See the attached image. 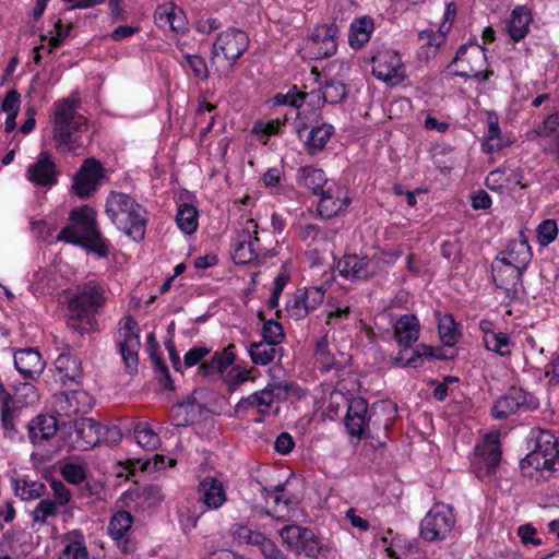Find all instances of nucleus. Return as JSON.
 Masks as SVG:
<instances>
[{
  "mask_svg": "<svg viewBox=\"0 0 559 559\" xmlns=\"http://www.w3.org/2000/svg\"><path fill=\"white\" fill-rule=\"evenodd\" d=\"M105 287L95 282L88 281L76 286L74 293L68 300V325L83 333L82 323L94 328V316L106 304Z\"/></svg>",
  "mask_w": 559,
  "mask_h": 559,
  "instance_id": "nucleus-2",
  "label": "nucleus"
},
{
  "mask_svg": "<svg viewBox=\"0 0 559 559\" xmlns=\"http://www.w3.org/2000/svg\"><path fill=\"white\" fill-rule=\"evenodd\" d=\"M151 357L154 362V368L158 381L164 385L165 389L174 390V382L170 378L166 364L162 360V358L157 357L155 353H152Z\"/></svg>",
  "mask_w": 559,
  "mask_h": 559,
  "instance_id": "nucleus-58",
  "label": "nucleus"
},
{
  "mask_svg": "<svg viewBox=\"0 0 559 559\" xmlns=\"http://www.w3.org/2000/svg\"><path fill=\"white\" fill-rule=\"evenodd\" d=\"M104 178V167L98 159L87 158L73 178V191L80 198H88Z\"/></svg>",
  "mask_w": 559,
  "mask_h": 559,
  "instance_id": "nucleus-14",
  "label": "nucleus"
},
{
  "mask_svg": "<svg viewBox=\"0 0 559 559\" xmlns=\"http://www.w3.org/2000/svg\"><path fill=\"white\" fill-rule=\"evenodd\" d=\"M293 388L294 385L286 381L271 382L263 390L242 397L237 403L236 411L238 413L255 412L260 415H269L273 412L275 402L285 400Z\"/></svg>",
  "mask_w": 559,
  "mask_h": 559,
  "instance_id": "nucleus-6",
  "label": "nucleus"
},
{
  "mask_svg": "<svg viewBox=\"0 0 559 559\" xmlns=\"http://www.w3.org/2000/svg\"><path fill=\"white\" fill-rule=\"evenodd\" d=\"M1 405V428L3 438L15 440L20 435L17 425L20 423L21 409L14 404L10 394L5 393L0 397Z\"/></svg>",
  "mask_w": 559,
  "mask_h": 559,
  "instance_id": "nucleus-25",
  "label": "nucleus"
},
{
  "mask_svg": "<svg viewBox=\"0 0 559 559\" xmlns=\"http://www.w3.org/2000/svg\"><path fill=\"white\" fill-rule=\"evenodd\" d=\"M55 401L56 409L60 415L68 417L86 414L92 409L93 399L85 391L74 390L57 394Z\"/></svg>",
  "mask_w": 559,
  "mask_h": 559,
  "instance_id": "nucleus-19",
  "label": "nucleus"
},
{
  "mask_svg": "<svg viewBox=\"0 0 559 559\" xmlns=\"http://www.w3.org/2000/svg\"><path fill=\"white\" fill-rule=\"evenodd\" d=\"M438 330L443 345L451 347L457 343L460 332L456 328V324L452 316L445 314L442 318H440Z\"/></svg>",
  "mask_w": 559,
  "mask_h": 559,
  "instance_id": "nucleus-48",
  "label": "nucleus"
},
{
  "mask_svg": "<svg viewBox=\"0 0 559 559\" xmlns=\"http://www.w3.org/2000/svg\"><path fill=\"white\" fill-rule=\"evenodd\" d=\"M323 300L324 290L322 287H310L305 290H298L288 300L286 305V312L294 320H301L311 311L316 310Z\"/></svg>",
  "mask_w": 559,
  "mask_h": 559,
  "instance_id": "nucleus-17",
  "label": "nucleus"
},
{
  "mask_svg": "<svg viewBox=\"0 0 559 559\" xmlns=\"http://www.w3.org/2000/svg\"><path fill=\"white\" fill-rule=\"evenodd\" d=\"M538 403L527 392L520 388H511L507 394L498 399L492 407V415L497 419H504L518 412L537 408Z\"/></svg>",
  "mask_w": 559,
  "mask_h": 559,
  "instance_id": "nucleus-13",
  "label": "nucleus"
},
{
  "mask_svg": "<svg viewBox=\"0 0 559 559\" xmlns=\"http://www.w3.org/2000/svg\"><path fill=\"white\" fill-rule=\"evenodd\" d=\"M155 20L160 26H169L175 32L186 29L187 20L182 10L174 5L158 7L155 11Z\"/></svg>",
  "mask_w": 559,
  "mask_h": 559,
  "instance_id": "nucleus-36",
  "label": "nucleus"
},
{
  "mask_svg": "<svg viewBox=\"0 0 559 559\" xmlns=\"http://www.w3.org/2000/svg\"><path fill=\"white\" fill-rule=\"evenodd\" d=\"M532 21L531 12L525 7L515 8L508 21V33L514 41L523 39Z\"/></svg>",
  "mask_w": 559,
  "mask_h": 559,
  "instance_id": "nucleus-34",
  "label": "nucleus"
},
{
  "mask_svg": "<svg viewBox=\"0 0 559 559\" xmlns=\"http://www.w3.org/2000/svg\"><path fill=\"white\" fill-rule=\"evenodd\" d=\"M104 426L92 418H80L73 424L70 433V447L75 450L86 451L102 441Z\"/></svg>",
  "mask_w": 559,
  "mask_h": 559,
  "instance_id": "nucleus-16",
  "label": "nucleus"
},
{
  "mask_svg": "<svg viewBox=\"0 0 559 559\" xmlns=\"http://www.w3.org/2000/svg\"><path fill=\"white\" fill-rule=\"evenodd\" d=\"M333 133L334 127L332 124L323 123L313 128L306 142L310 153L314 154L322 151Z\"/></svg>",
  "mask_w": 559,
  "mask_h": 559,
  "instance_id": "nucleus-43",
  "label": "nucleus"
},
{
  "mask_svg": "<svg viewBox=\"0 0 559 559\" xmlns=\"http://www.w3.org/2000/svg\"><path fill=\"white\" fill-rule=\"evenodd\" d=\"M28 439L34 447H44L58 431V420L51 415H37L27 424Z\"/></svg>",
  "mask_w": 559,
  "mask_h": 559,
  "instance_id": "nucleus-21",
  "label": "nucleus"
},
{
  "mask_svg": "<svg viewBox=\"0 0 559 559\" xmlns=\"http://www.w3.org/2000/svg\"><path fill=\"white\" fill-rule=\"evenodd\" d=\"M21 96L16 90H11L7 93L2 102V110L7 115H17L20 109Z\"/></svg>",
  "mask_w": 559,
  "mask_h": 559,
  "instance_id": "nucleus-63",
  "label": "nucleus"
},
{
  "mask_svg": "<svg viewBox=\"0 0 559 559\" xmlns=\"http://www.w3.org/2000/svg\"><path fill=\"white\" fill-rule=\"evenodd\" d=\"M118 335L119 352L124 368L129 374H135L138 372L141 342L139 325L133 317L127 316L122 318L119 323Z\"/></svg>",
  "mask_w": 559,
  "mask_h": 559,
  "instance_id": "nucleus-9",
  "label": "nucleus"
},
{
  "mask_svg": "<svg viewBox=\"0 0 559 559\" xmlns=\"http://www.w3.org/2000/svg\"><path fill=\"white\" fill-rule=\"evenodd\" d=\"M178 227L187 235L193 234L198 228V211L191 205L183 203L178 207L176 214Z\"/></svg>",
  "mask_w": 559,
  "mask_h": 559,
  "instance_id": "nucleus-45",
  "label": "nucleus"
},
{
  "mask_svg": "<svg viewBox=\"0 0 559 559\" xmlns=\"http://www.w3.org/2000/svg\"><path fill=\"white\" fill-rule=\"evenodd\" d=\"M56 369L62 382H80L83 377L82 362L80 358L71 353L60 354L55 361Z\"/></svg>",
  "mask_w": 559,
  "mask_h": 559,
  "instance_id": "nucleus-31",
  "label": "nucleus"
},
{
  "mask_svg": "<svg viewBox=\"0 0 559 559\" xmlns=\"http://www.w3.org/2000/svg\"><path fill=\"white\" fill-rule=\"evenodd\" d=\"M132 515L128 511L117 512L110 520L108 531L115 539L122 538L132 525Z\"/></svg>",
  "mask_w": 559,
  "mask_h": 559,
  "instance_id": "nucleus-49",
  "label": "nucleus"
},
{
  "mask_svg": "<svg viewBox=\"0 0 559 559\" xmlns=\"http://www.w3.org/2000/svg\"><path fill=\"white\" fill-rule=\"evenodd\" d=\"M308 96L306 93L297 92L295 88L286 94H277L274 97V104L276 105H289L295 108H299L305 98Z\"/></svg>",
  "mask_w": 559,
  "mask_h": 559,
  "instance_id": "nucleus-59",
  "label": "nucleus"
},
{
  "mask_svg": "<svg viewBox=\"0 0 559 559\" xmlns=\"http://www.w3.org/2000/svg\"><path fill=\"white\" fill-rule=\"evenodd\" d=\"M394 333L401 346H411L419 336V323L417 318L413 314L402 316L395 323Z\"/></svg>",
  "mask_w": 559,
  "mask_h": 559,
  "instance_id": "nucleus-32",
  "label": "nucleus"
},
{
  "mask_svg": "<svg viewBox=\"0 0 559 559\" xmlns=\"http://www.w3.org/2000/svg\"><path fill=\"white\" fill-rule=\"evenodd\" d=\"M206 346H195L188 350L183 357V365L188 368L198 365L206 355L210 354Z\"/></svg>",
  "mask_w": 559,
  "mask_h": 559,
  "instance_id": "nucleus-62",
  "label": "nucleus"
},
{
  "mask_svg": "<svg viewBox=\"0 0 559 559\" xmlns=\"http://www.w3.org/2000/svg\"><path fill=\"white\" fill-rule=\"evenodd\" d=\"M299 236L302 240H311V241H318V240H329V233L328 231H321L319 226L313 224H307L300 227Z\"/></svg>",
  "mask_w": 559,
  "mask_h": 559,
  "instance_id": "nucleus-61",
  "label": "nucleus"
},
{
  "mask_svg": "<svg viewBox=\"0 0 559 559\" xmlns=\"http://www.w3.org/2000/svg\"><path fill=\"white\" fill-rule=\"evenodd\" d=\"M258 224L247 219L233 245V259L237 264H247L258 259L261 251Z\"/></svg>",
  "mask_w": 559,
  "mask_h": 559,
  "instance_id": "nucleus-12",
  "label": "nucleus"
},
{
  "mask_svg": "<svg viewBox=\"0 0 559 559\" xmlns=\"http://www.w3.org/2000/svg\"><path fill=\"white\" fill-rule=\"evenodd\" d=\"M278 534L286 550L294 554L296 559H317L321 544L310 528L287 524L278 531Z\"/></svg>",
  "mask_w": 559,
  "mask_h": 559,
  "instance_id": "nucleus-7",
  "label": "nucleus"
},
{
  "mask_svg": "<svg viewBox=\"0 0 559 559\" xmlns=\"http://www.w3.org/2000/svg\"><path fill=\"white\" fill-rule=\"evenodd\" d=\"M71 224L61 229L58 240L80 245L96 252L99 257L108 254V247L96 227V215L93 209L82 206L70 213Z\"/></svg>",
  "mask_w": 559,
  "mask_h": 559,
  "instance_id": "nucleus-3",
  "label": "nucleus"
},
{
  "mask_svg": "<svg viewBox=\"0 0 559 559\" xmlns=\"http://www.w3.org/2000/svg\"><path fill=\"white\" fill-rule=\"evenodd\" d=\"M106 214L118 229L133 240L141 241L144 239L146 212L129 194L111 192L106 202Z\"/></svg>",
  "mask_w": 559,
  "mask_h": 559,
  "instance_id": "nucleus-4",
  "label": "nucleus"
},
{
  "mask_svg": "<svg viewBox=\"0 0 559 559\" xmlns=\"http://www.w3.org/2000/svg\"><path fill=\"white\" fill-rule=\"evenodd\" d=\"M309 95L322 98L323 103L337 104L345 97L346 87L342 82L330 81L320 91H312Z\"/></svg>",
  "mask_w": 559,
  "mask_h": 559,
  "instance_id": "nucleus-42",
  "label": "nucleus"
},
{
  "mask_svg": "<svg viewBox=\"0 0 559 559\" xmlns=\"http://www.w3.org/2000/svg\"><path fill=\"white\" fill-rule=\"evenodd\" d=\"M234 345H229L222 352H217L210 361L203 362L200 370L204 376L222 374L235 361Z\"/></svg>",
  "mask_w": 559,
  "mask_h": 559,
  "instance_id": "nucleus-37",
  "label": "nucleus"
},
{
  "mask_svg": "<svg viewBox=\"0 0 559 559\" xmlns=\"http://www.w3.org/2000/svg\"><path fill=\"white\" fill-rule=\"evenodd\" d=\"M249 47V37L240 28L230 27L222 32L213 44L212 58L223 57L235 63Z\"/></svg>",
  "mask_w": 559,
  "mask_h": 559,
  "instance_id": "nucleus-11",
  "label": "nucleus"
},
{
  "mask_svg": "<svg viewBox=\"0 0 559 559\" xmlns=\"http://www.w3.org/2000/svg\"><path fill=\"white\" fill-rule=\"evenodd\" d=\"M262 532L247 525V524H235L231 530L233 538L241 545L252 546L254 542L260 537Z\"/></svg>",
  "mask_w": 559,
  "mask_h": 559,
  "instance_id": "nucleus-51",
  "label": "nucleus"
},
{
  "mask_svg": "<svg viewBox=\"0 0 559 559\" xmlns=\"http://www.w3.org/2000/svg\"><path fill=\"white\" fill-rule=\"evenodd\" d=\"M13 489L22 500L31 501L43 497L46 492L45 484L25 478H13Z\"/></svg>",
  "mask_w": 559,
  "mask_h": 559,
  "instance_id": "nucleus-38",
  "label": "nucleus"
},
{
  "mask_svg": "<svg viewBox=\"0 0 559 559\" xmlns=\"http://www.w3.org/2000/svg\"><path fill=\"white\" fill-rule=\"evenodd\" d=\"M58 513V507L51 502V499H41L31 511V518L34 523L45 525L50 518Z\"/></svg>",
  "mask_w": 559,
  "mask_h": 559,
  "instance_id": "nucleus-50",
  "label": "nucleus"
},
{
  "mask_svg": "<svg viewBox=\"0 0 559 559\" xmlns=\"http://www.w3.org/2000/svg\"><path fill=\"white\" fill-rule=\"evenodd\" d=\"M497 259L506 260V263L525 271L532 259V251L528 241L523 233L519 239L510 241L507 249Z\"/></svg>",
  "mask_w": 559,
  "mask_h": 559,
  "instance_id": "nucleus-24",
  "label": "nucleus"
},
{
  "mask_svg": "<svg viewBox=\"0 0 559 559\" xmlns=\"http://www.w3.org/2000/svg\"><path fill=\"white\" fill-rule=\"evenodd\" d=\"M531 441L534 445L531 452L521 461V467L524 469L532 466L539 472L559 469L558 438L550 431L536 430L532 431Z\"/></svg>",
  "mask_w": 559,
  "mask_h": 559,
  "instance_id": "nucleus-5",
  "label": "nucleus"
},
{
  "mask_svg": "<svg viewBox=\"0 0 559 559\" xmlns=\"http://www.w3.org/2000/svg\"><path fill=\"white\" fill-rule=\"evenodd\" d=\"M316 357L323 365L325 370H330L334 367L335 360L331 355L326 340H321L317 343Z\"/></svg>",
  "mask_w": 559,
  "mask_h": 559,
  "instance_id": "nucleus-60",
  "label": "nucleus"
},
{
  "mask_svg": "<svg viewBox=\"0 0 559 559\" xmlns=\"http://www.w3.org/2000/svg\"><path fill=\"white\" fill-rule=\"evenodd\" d=\"M27 179L38 186H52L57 182L58 171L51 155L41 152L37 162L27 169Z\"/></svg>",
  "mask_w": 559,
  "mask_h": 559,
  "instance_id": "nucleus-23",
  "label": "nucleus"
},
{
  "mask_svg": "<svg viewBox=\"0 0 559 559\" xmlns=\"http://www.w3.org/2000/svg\"><path fill=\"white\" fill-rule=\"evenodd\" d=\"M61 543L63 548L59 559H90L85 536L81 531L73 530L66 533L61 537Z\"/></svg>",
  "mask_w": 559,
  "mask_h": 559,
  "instance_id": "nucleus-29",
  "label": "nucleus"
},
{
  "mask_svg": "<svg viewBox=\"0 0 559 559\" xmlns=\"http://www.w3.org/2000/svg\"><path fill=\"white\" fill-rule=\"evenodd\" d=\"M455 524L451 506L436 503L420 522V536L427 542L447 538Z\"/></svg>",
  "mask_w": 559,
  "mask_h": 559,
  "instance_id": "nucleus-8",
  "label": "nucleus"
},
{
  "mask_svg": "<svg viewBox=\"0 0 559 559\" xmlns=\"http://www.w3.org/2000/svg\"><path fill=\"white\" fill-rule=\"evenodd\" d=\"M277 354L276 345L264 341L252 343L249 347L250 358L257 365L265 366L272 362Z\"/></svg>",
  "mask_w": 559,
  "mask_h": 559,
  "instance_id": "nucleus-40",
  "label": "nucleus"
},
{
  "mask_svg": "<svg viewBox=\"0 0 559 559\" xmlns=\"http://www.w3.org/2000/svg\"><path fill=\"white\" fill-rule=\"evenodd\" d=\"M14 366L24 379L35 380L43 373L46 362L36 348H24L14 353Z\"/></svg>",
  "mask_w": 559,
  "mask_h": 559,
  "instance_id": "nucleus-22",
  "label": "nucleus"
},
{
  "mask_svg": "<svg viewBox=\"0 0 559 559\" xmlns=\"http://www.w3.org/2000/svg\"><path fill=\"white\" fill-rule=\"evenodd\" d=\"M262 336L264 342L278 345L284 338L283 326L277 321L271 319L263 324Z\"/></svg>",
  "mask_w": 559,
  "mask_h": 559,
  "instance_id": "nucleus-56",
  "label": "nucleus"
},
{
  "mask_svg": "<svg viewBox=\"0 0 559 559\" xmlns=\"http://www.w3.org/2000/svg\"><path fill=\"white\" fill-rule=\"evenodd\" d=\"M373 20L369 16L355 19L349 28L348 43L352 48L358 49L367 44L373 32Z\"/></svg>",
  "mask_w": 559,
  "mask_h": 559,
  "instance_id": "nucleus-33",
  "label": "nucleus"
},
{
  "mask_svg": "<svg viewBox=\"0 0 559 559\" xmlns=\"http://www.w3.org/2000/svg\"><path fill=\"white\" fill-rule=\"evenodd\" d=\"M140 497L147 502L148 506H155L164 499L162 488L158 485H148L143 487Z\"/></svg>",
  "mask_w": 559,
  "mask_h": 559,
  "instance_id": "nucleus-64",
  "label": "nucleus"
},
{
  "mask_svg": "<svg viewBox=\"0 0 559 559\" xmlns=\"http://www.w3.org/2000/svg\"><path fill=\"white\" fill-rule=\"evenodd\" d=\"M420 349H421V352H419V350L412 352L411 357H405V354L407 352L405 349V350L401 352L400 355L394 358V360L397 365H401L403 367L409 366V367L416 368L419 365H421V356H436L433 354L432 347H430V346L420 345Z\"/></svg>",
  "mask_w": 559,
  "mask_h": 559,
  "instance_id": "nucleus-52",
  "label": "nucleus"
},
{
  "mask_svg": "<svg viewBox=\"0 0 559 559\" xmlns=\"http://www.w3.org/2000/svg\"><path fill=\"white\" fill-rule=\"evenodd\" d=\"M558 234V226L554 219H545L537 227V238L542 246L551 243Z\"/></svg>",
  "mask_w": 559,
  "mask_h": 559,
  "instance_id": "nucleus-55",
  "label": "nucleus"
},
{
  "mask_svg": "<svg viewBox=\"0 0 559 559\" xmlns=\"http://www.w3.org/2000/svg\"><path fill=\"white\" fill-rule=\"evenodd\" d=\"M284 491V484H278L270 488H263L266 501H272L275 507L273 512L269 511L267 513L280 521H285L286 519H288L289 511L294 507V501L290 498L286 497Z\"/></svg>",
  "mask_w": 559,
  "mask_h": 559,
  "instance_id": "nucleus-30",
  "label": "nucleus"
},
{
  "mask_svg": "<svg viewBox=\"0 0 559 559\" xmlns=\"http://www.w3.org/2000/svg\"><path fill=\"white\" fill-rule=\"evenodd\" d=\"M336 27L323 25L317 27L307 41V48L314 59L328 58L336 52Z\"/></svg>",
  "mask_w": 559,
  "mask_h": 559,
  "instance_id": "nucleus-18",
  "label": "nucleus"
},
{
  "mask_svg": "<svg viewBox=\"0 0 559 559\" xmlns=\"http://www.w3.org/2000/svg\"><path fill=\"white\" fill-rule=\"evenodd\" d=\"M367 262L356 254H346L337 263V270L343 277L359 278L364 275Z\"/></svg>",
  "mask_w": 559,
  "mask_h": 559,
  "instance_id": "nucleus-41",
  "label": "nucleus"
},
{
  "mask_svg": "<svg viewBox=\"0 0 559 559\" xmlns=\"http://www.w3.org/2000/svg\"><path fill=\"white\" fill-rule=\"evenodd\" d=\"M523 271L506 263V260L495 259L491 264V275L497 288L506 292L507 298L516 299L522 287Z\"/></svg>",
  "mask_w": 559,
  "mask_h": 559,
  "instance_id": "nucleus-15",
  "label": "nucleus"
},
{
  "mask_svg": "<svg viewBox=\"0 0 559 559\" xmlns=\"http://www.w3.org/2000/svg\"><path fill=\"white\" fill-rule=\"evenodd\" d=\"M200 500L207 509L216 510L227 500L223 484L213 477H205L199 484Z\"/></svg>",
  "mask_w": 559,
  "mask_h": 559,
  "instance_id": "nucleus-27",
  "label": "nucleus"
},
{
  "mask_svg": "<svg viewBox=\"0 0 559 559\" xmlns=\"http://www.w3.org/2000/svg\"><path fill=\"white\" fill-rule=\"evenodd\" d=\"M321 198L318 203V212L323 218H332L337 216L347 209L350 199L346 195L342 197L338 189L329 187L320 193Z\"/></svg>",
  "mask_w": 559,
  "mask_h": 559,
  "instance_id": "nucleus-26",
  "label": "nucleus"
},
{
  "mask_svg": "<svg viewBox=\"0 0 559 559\" xmlns=\"http://www.w3.org/2000/svg\"><path fill=\"white\" fill-rule=\"evenodd\" d=\"M372 74L378 80L397 85L406 78V70L397 51L384 49L371 57Z\"/></svg>",
  "mask_w": 559,
  "mask_h": 559,
  "instance_id": "nucleus-10",
  "label": "nucleus"
},
{
  "mask_svg": "<svg viewBox=\"0 0 559 559\" xmlns=\"http://www.w3.org/2000/svg\"><path fill=\"white\" fill-rule=\"evenodd\" d=\"M481 147L486 153L498 152L503 147L498 118L492 114L488 116V132L481 143Z\"/></svg>",
  "mask_w": 559,
  "mask_h": 559,
  "instance_id": "nucleus-44",
  "label": "nucleus"
},
{
  "mask_svg": "<svg viewBox=\"0 0 559 559\" xmlns=\"http://www.w3.org/2000/svg\"><path fill=\"white\" fill-rule=\"evenodd\" d=\"M53 119V141L62 152H73L84 146L83 134L87 131V120L76 111L78 102L63 98L56 103Z\"/></svg>",
  "mask_w": 559,
  "mask_h": 559,
  "instance_id": "nucleus-1",
  "label": "nucleus"
},
{
  "mask_svg": "<svg viewBox=\"0 0 559 559\" xmlns=\"http://www.w3.org/2000/svg\"><path fill=\"white\" fill-rule=\"evenodd\" d=\"M264 559H284V555L278 549L276 544L270 539L264 533L260 535L257 542L253 543Z\"/></svg>",
  "mask_w": 559,
  "mask_h": 559,
  "instance_id": "nucleus-53",
  "label": "nucleus"
},
{
  "mask_svg": "<svg viewBox=\"0 0 559 559\" xmlns=\"http://www.w3.org/2000/svg\"><path fill=\"white\" fill-rule=\"evenodd\" d=\"M299 180L313 194H320L325 191L323 188L328 183V178L322 169L306 166L299 170Z\"/></svg>",
  "mask_w": 559,
  "mask_h": 559,
  "instance_id": "nucleus-39",
  "label": "nucleus"
},
{
  "mask_svg": "<svg viewBox=\"0 0 559 559\" xmlns=\"http://www.w3.org/2000/svg\"><path fill=\"white\" fill-rule=\"evenodd\" d=\"M485 347L502 357L510 356L512 353V343L508 334L497 332L483 336Z\"/></svg>",
  "mask_w": 559,
  "mask_h": 559,
  "instance_id": "nucleus-46",
  "label": "nucleus"
},
{
  "mask_svg": "<svg viewBox=\"0 0 559 559\" xmlns=\"http://www.w3.org/2000/svg\"><path fill=\"white\" fill-rule=\"evenodd\" d=\"M134 437L136 443L145 450H155L160 442L158 435L153 431L147 423L135 424Z\"/></svg>",
  "mask_w": 559,
  "mask_h": 559,
  "instance_id": "nucleus-47",
  "label": "nucleus"
},
{
  "mask_svg": "<svg viewBox=\"0 0 559 559\" xmlns=\"http://www.w3.org/2000/svg\"><path fill=\"white\" fill-rule=\"evenodd\" d=\"M370 417L368 416V404L362 397L353 399L348 404L345 417V427L347 432L360 440L367 429Z\"/></svg>",
  "mask_w": 559,
  "mask_h": 559,
  "instance_id": "nucleus-20",
  "label": "nucleus"
},
{
  "mask_svg": "<svg viewBox=\"0 0 559 559\" xmlns=\"http://www.w3.org/2000/svg\"><path fill=\"white\" fill-rule=\"evenodd\" d=\"M476 454L479 462L487 468V474L495 472L501 461V449L499 444V435L489 433L485 437L481 444L476 447Z\"/></svg>",
  "mask_w": 559,
  "mask_h": 559,
  "instance_id": "nucleus-28",
  "label": "nucleus"
},
{
  "mask_svg": "<svg viewBox=\"0 0 559 559\" xmlns=\"http://www.w3.org/2000/svg\"><path fill=\"white\" fill-rule=\"evenodd\" d=\"M199 414L200 405L194 399H188L171 407V425L176 427H187L193 424Z\"/></svg>",
  "mask_w": 559,
  "mask_h": 559,
  "instance_id": "nucleus-35",
  "label": "nucleus"
},
{
  "mask_svg": "<svg viewBox=\"0 0 559 559\" xmlns=\"http://www.w3.org/2000/svg\"><path fill=\"white\" fill-rule=\"evenodd\" d=\"M62 477L74 485L81 484L85 477V467L81 464L67 463L61 467Z\"/></svg>",
  "mask_w": 559,
  "mask_h": 559,
  "instance_id": "nucleus-57",
  "label": "nucleus"
},
{
  "mask_svg": "<svg viewBox=\"0 0 559 559\" xmlns=\"http://www.w3.org/2000/svg\"><path fill=\"white\" fill-rule=\"evenodd\" d=\"M50 488L52 490L51 502L56 504L58 508L66 507L72 500V493L70 489L58 479H52L50 481Z\"/></svg>",
  "mask_w": 559,
  "mask_h": 559,
  "instance_id": "nucleus-54",
  "label": "nucleus"
}]
</instances>
